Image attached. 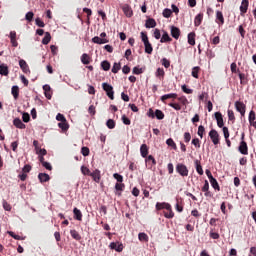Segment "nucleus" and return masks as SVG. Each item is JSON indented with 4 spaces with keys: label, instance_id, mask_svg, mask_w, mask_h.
Wrapping results in <instances>:
<instances>
[{
    "label": "nucleus",
    "instance_id": "f257e3e1",
    "mask_svg": "<svg viewBox=\"0 0 256 256\" xmlns=\"http://www.w3.org/2000/svg\"><path fill=\"white\" fill-rule=\"evenodd\" d=\"M103 91L106 92L107 97L113 101L115 99V91H113V86L107 82L102 83Z\"/></svg>",
    "mask_w": 256,
    "mask_h": 256
},
{
    "label": "nucleus",
    "instance_id": "f03ea898",
    "mask_svg": "<svg viewBox=\"0 0 256 256\" xmlns=\"http://www.w3.org/2000/svg\"><path fill=\"white\" fill-rule=\"evenodd\" d=\"M176 172H178L181 177H188L189 176V169L185 164L178 163L176 165Z\"/></svg>",
    "mask_w": 256,
    "mask_h": 256
},
{
    "label": "nucleus",
    "instance_id": "7ed1b4c3",
    "mask_svg": "<svg viewBox=\"0 0 256 256\" xmlns=\"http://www.w3.org/2000/svg\"><path fill=\"white\" fill-rule=\"evenodd\" d=\"M209 137L213 145H219V132H217V130L215 129L210 130Z\"/></svg>",
    "mask_w": 256,
    "mask_h": 256
},
{
    "label": "nucleus",
    "instance_id": "20e7f679",
    "mask_svg": "<svg viewBox=\"0 0 256 256\" xmlns=\"http://www.w3.org/2000/svg\"><path fill=\"white\" fill-rule=\"evenodd\" d=\"M235 108H236V111H238V113H240L242 117H245V109H246L245 103L241 101H236Z\"/></svg>",
    "mask_w": 256,
    "mask_h": 256
},
{
    "label": "nucleus",
    "instance_id": "39448f33",
    "mask_svg": "<svg viewBox=\"0 0 256 256\" xmlns=\"http://www.w3.org/2000/svg\"><path fill=\"white\" fill-rule=\"evenodd\" d=\"M238 151L241 153V155H249V147L247 146V142L242 140L238 147Z\"/></svg>",
    "mask_w": 256,
    "mask_h": 256
},
{
    "label": "nucleus",
    "instance_id": "423d86ee",
    "mask_svg": "<svg viewBox=\"0 0 256 256\" xmlns=\"http://www.w3.org/2000/svg\"><path fill=\"white\" fill-rule=\"evenodd\" d=\"M214 117L217 121V126L221 129L225 127V123L223 122V114L221 112H215Z\"/></svg>",
    "mask_w": 256,
    "mask_h": 256
},
{
    "label": "nucleus",
    "instance_id": "0eeeda50",
    "mask_svg": "<svg viewBox=\"0 0 256 256\" xmlns=\"http://www.w3.org/2000/svg\"><path fill=\"white\" fill-rule=\"evenodd\" d=\"M122 11L127 17H133V9L131 8V6H129V4H124L122 6Z\"/></svg>",
    "mask_w": 256,
    "mask_h": 256
},
{
    "label": "nucleus",
    "instance_id": "6e6552de",
    "mask_svg": "<svg viewBox=\"0 0 256 256\" xmlns=\"http://www.w3.org/2000/svg\"><path fill=\"white\" fill-rule=\"evenodd\" d=\"M90 177H92L95 183H99V181H101V171L96 169L94 172H91Z\"/></svg>",
    "mask_w": 256,
    "mask_h": 256
},
{
    "label": "nucleus",
    "instance_id": "1a4fd4ad",
    "mask_svg": "<svg viewBox=\"0 0 256 256\" xmlns=\"http://www.w3.org/2000/svg\"><path fill=\"white\" fill-rule=\"evenodd\" d=\"M20 69H22L23 73H31V70L29 69V65L27 62L23 59L19 60Z\"/></svg>",
    "mask_w": 256,
    "mask_h": 256
},
{
    "label": "nucleus",
    "instance_id": "9d476101",
    "mask_svg": "<svg viewBox=\"0 0 256 256\" xmlns=\"http://www.w3.org/2000/svg\"><path fill=\"white\" fill-rule=\"evenodd\" d=\"M110 249H114V251H117L118 253H121L123 251V244H119V242H112L109 245Z\"/></svg>",
    "mask_w": 256,
    "mask_h": 256
},
{
    "label": "nucleus",
    "instance_id": "9b49d317",
    "mask_svg": "<svg viewBox=\"0 0 256 256\" xmlns=\"http://www.w3.org/2000/svg\"><path fill=\"white\" fill-rule=\"evenodd\" d=\"M171 36L174 39H179V37L181 36V30L176 26H171Z\"/></svg>",
    "mask_w": 256,
    "mask_h": 256
},
{
    "label": "nucleus",
    "instance_id": "f8f14e48",
    "mask_svg": "<svg viewBox=\"0 0 256 256\" xmlns=\"http://www.w3.org/2000/svg\"><path fill=\"white\" fill-rule=\"evenodd\" d=\"M146 29H154V27H157V22L153 18H149L146 20L145 23Z\"/></svg>",
    "mask_w": 256,
    "mask_h": 256
},
{
    "label": "nucleus",
    "instance_id": "ddd939ff",
    "mask_svg": "<svg viewBox=\"0 0 256 256\" xmlns=\"http://www.w3.org/2000/svg\"><path fill=\"white\" fill-rule=\"evenodd\" d=\"M255 119H256L255 111L251 110L249 113L248 121H249L250 125H252V127H254V129H256Z\"/></svg>",
    "mask_w": 256,
    "mask_h": 256
},
{
    "label": "nucleus",
    "instance_id": "4468645a",
    "mask_svg": "<svg viewBox=\"0 0 256 256\" xmlns=\"http://www.w3.org/2000/svg\"><path fill=\"white\" fill-rule=\"evenodd\" d=\"M247 9H249V0H242L241 6H240L241 15L247 13Z\"/></svg>",
    "mask_w": 256,
    "mask_h": 256
},
{
    "label": "nucleus",
    "instance_id": "2eb2a0df",
    "mask_svg": "<svg viewBox=\"0 0 256 256\" xmlns=\"http://www.w3.org/2000/svg\"><path fill=\"white\" fill-rule=\"evenodd\" d=\"M92 43H96L97 45H104V43H109V40L96 36L92 38Z\"/></svg>",
    "mask_w": 256,
    "mask_h": 256
},
{
    "label": "nucleus",
    "instance_id": "dca6fc26",
    "mask_svg": "<svg viewBox=\"0 0 256 256\" xmlns=\"http://www.w3.org/2000/svg\"><path fill=\"white\" fill-rule=\"evenodd\" d=\"M171 41H173V39L170 38L169 33H167V31H164L160 39V43H171Z\"/></svg>",
    "mask_w": 256,
    "mask_h": 256
},
{
    "label": "nucleus",
    "instance_id": "f3484780",
    "mask_svg": "<svg viewBox=\"0 0 256 256\" xmlns=\"http://www.w3.org/2000/svg\"><path fill=\"white\" fill-rule=\"evenodd\" d=\"M38 179H39L40 183H47V181H49V179H51V177H49V174H47V173H39Z\"/></svg>",
    "mask_w": 256,
    "mask_h": 256
},
{
    "label": "nucleus",
    "instance_id": "a211bd4d",
    "mask_svg": "<svg viewBox=\"0 0 256 256\" xmlns=\"http://www.w3.org/2000/svg\"><path fill=\"white\" fill-rule=\"evenodd\" d=\"M210 184L212 185L213 189L216 191H220L221 188L219 187V182H217V179H215L213 176H210Z\"/></svg>",
    "mask_w": 256,
    "mask_h": 256
},
{
    "label": "nucleus",
    "instance_id": "6ab92c4d",
    "mask_svg": "<svg viewBox=\"0 0 256 256\" xmlns=\"http://www.w3.org/2000/svg\"><path fill=\"white\" fill-rule=\"evenodd\" d=\"M140 153L142 157H147L149 155V147H147V144H142L140 147Z\"/></svg>",
    "mask_w": 256,
    "mask_h": 256
},
{
    "label": "nucleus",
    "instance_id": "aec40b11",
    "mask_svg": "<svg viewBox=\"0 0 256 256\" xmlns=\"http://www.w3.org/2000/svg\"><path fill=\"white\" fill-rule=\"evenodd\" d=\"M73 213H74V219H76V221H82L83 214L81 213V210H79L78 208H74Z\"/></svg>",
    "mask_w": 256,
    "mask_h": 256
},
{
    "label": "nucleus",
    "instance_id": "412c9836",
    "mask_svg": "<svg viewBox=\"0 0 256 256\" xmlns=\"http://www.w3.org/2000/svg\"><path fill=\"white\" fill-rule=\"evenodd\" d=\"M13 125H15L17 129H25L26 127L23 121H21L19 118H15L13 120Z\"/></svg>",
    "mask_w": 256,
    "mask_h": 256
},
{
    "label": "nucleus",
    "instance_id": "4be33fe9",
    "mask_svg": "<svg viewBox=\"0 0 256 256\" xmlns=\"http://www.w3.org/2000/svg\"><path fill=\"white\" fill-rule=\"evenodd\" d=\"M0 75H3L4 77H7V75H9V67H7V65H0Z\"/></svg>",
    "mask_w": 256,
    "mask_h": 256
},
{
    "label": "nucleus",
    "instance_id": "5701e85b",
    "mask_svg": "<svg viewBox=\"0 0 256 256\" xmlns=\"http://www.w3.org/2000/svg\"><path fill=\"white\" fill-rule=\"evenodd\" d=\"M161 101L165 102L167 99H177V93H170V94H165L161 96Z\"/></svg>",
    "mask_w": 256,
    "mask_h": 256
},
{
    "label": "nucleus",
    "instance_id": "b1692460",
    "mask_svg": "<svg viewBox=\"0 0 256 256\" xmlns=\"http://www.w3.org/2000/svg\"><path fill=\"white\" fill-rule=\"evenodd\" d=\"M81 62L83 63V65H89V63H91V58L89 57V54L87 53L82 54Z\"/></svg>",
    "mask_w": 256,
    "mask_h": 256
},
{
    "label": "nucleus",
    "instance_id": "393cba45",
    "mask_svg": "<svg viewBox=\"0 0 256 256\" xmlns=\"http://www.w3.org/2000/svg\"><path fill=\"white\" fill-rule=\"evenodd\" d=\"M144 47H145V53L148 55H151L153 53V46L151 45V42H144Z\"/></svg>",
    "mask_w": 256,
    "mask_h": 256
},
{
    "label": "nucleus",
    "instance_id": "a878e982",
    "mask_svg": "<svg viewBox=\"0 0 256 256\" xmlns=\"http://www.w3.org/2000/svg\"><path fill=\"white\" fill-rule=\"evenodd\" d=\"M195 167L198 174L203 175V166H201V161L195 160Z\"/></svg>",
    "mask_w": 256,
    "mask_h": 256
},
{
    "label": "nucleus",
    "instance_id": "bb28decb",
    "mask_svg": "<svg viewBox=\"0 0 256 256\" xmlns=\"http://www.w3.org/2000/svg\"><path fill=\"white\" fill-rule=\"evenodd\" d=\"M50 42H51V33L45 32V36L42 39V44L43 45H49Z\"/></svg>",
    "mask_w": 256,
    "mask_h": 256
},
{
    "label": "nucleus",
    "instance_id": "cd10ccee",
    "mask_svg": "<svg viewBox=\"0 0 256 256\" xmlns=\"http://www.w3.org/2000/svg\"><path fill=\"white\" fill-rule=\"evenodd\" d=\"M11 93H12L14 99H19V86H17V85L12 86Z\"/></svg>",
    "mask_w": 256,
    "mask_h": 256
},
{
    "label": "nucleus",
    "instance_id": "c85d7f7f",
    "mask_svg": "<svg viewBox=\"0 0 256 256\" xmlns=\"http://www.w3.org/2000/svg\"><path fill=\"white\" fill-rule=\"evenodd\" d=\"M70 235L76 241H81V235L79 234V232H77V230H71Z\"/></svg>",
    "mask_w": 256,
    "mask_h": 256
},
{
    "label": "nucleus",
    "instance_id": "c756f323",
    "mask_svg": "<svg viewBox=\"0 0 256 256\" xmlns=\"http://www.w3.org/2000/svg\"><path fill=\"white\" fill-rule=\"evenodd\" d=\"M216 19L220 21V25H223L225 23V18L223 17V12L222 11H217L216 12Z\"/></svg>",
    "mask_w": 256,
    "mask_h": 256
},
{
    "label": "nucleus",
    "instance_id": "7c9ffc66",
    "mask_svg": "<svg viewBox=\"0 0 256 256\" xmlns=\"http://www.w3.org/2000/svg\"><path fill=\"white\" fill-rule=\"evenodd\" d=\"M202 21H203V14H198L194 20L195 27H199Z\"/></svg>",
    "mask_w": 256,
    "mask_h": 256
},
{
    "label": "nucleus",
    "instance_id": "2f4dec72",
    "mask_svg": "<svg viewBox=\"0 0 256 256\" xmlns=\"http://www.w3.org/2000/svg\"><path fill=\"white\" fill-rule=\"evenodd\" d=\"M101 67L103 71H109V69H111V64L109 63V61L104 60L101 62Z\"/></svg>",
    "mask_w": 256,
    "mask_h": 256
},
{
    "label": "nucleus",
    "instance_id": "473e14b6",
    "mask_svg": "<svg viewBox=\"0 0 256 256\" xmlns=\"http://www.w3.org/2000/svg\"><path fill=\"white\" fill-rule=\"evenodd\" d=\"M200 67L199 66H195L192 68V77H194L195 79H199V71H200Z\"/></svg>",
    "mask_w": 256,
    "mask_h": 256
},
{
    "label": "nucleus",
    "instance_id": "72a5a7b5",
    "mask_svg": "<svg viewBox=\"0 0 256 256\" xmlns=\"http://www.w3.org/2000/svg\"><path fill=\"white\" fill-rule=\"evenodd\" d=\"M155 117L156 119H158L159 121H161L162 119H165V114L163 113V111L157 109L155 111Z\"/></svg>",
    "mask_w": 256,
    "mask_h": 256
},
{
    "label": "nucleus",
    "instance_id": "f704fd0d",
    "mask_svg": "<svg viewBox=\"0 0 256 256\" xmlns=\"http://www.w3.org/2000/svg\"><path fill=\"white\" fill-rule=\"evenodd\" d=\"M188 43L189 45H195V32L188 34Z\"/></svg>",
    "mask_w": 256,
    "mask_h": 256
},
{
    "label": "nucleus",
    "instance_id": "c9c22d12",
    "mask_svg": "<svg viewBox=\"0 0 256 256\" xmlns=\"http://www.w3.org/2000/svg\"><path fill=\"white\" fill-rule=\"evenodd\" d=\"M58 127H59L60 129H62V131H68V129H69V124L67 123V121L60 122V123H58Z\"/></svg>",
    "mask_w": 256,
    "mask_h": 256
},
{
    "label": "nucleus",
    "instance_id": "e433bc0d",
    "mask_svg": "<svg viewBox=\"0 0 256 256\" xmlns=\"http://www.w3.org/2000/svg\"><path fill=\"white\" fill-rule=\"evenodd\" d=\"M173 14V11L169 8H166L163 10V17H165V19H169V17H171V15Z\"/></svg>",
    "mask_w": 256,
    "mask_h": 256
},
{
    "label": "nucleus",
    "instance_id": "4c0bfd02",
    "mask_svg": "<svg viewBox=\"0 0 256 256\" xmlns=\"http://www.w3.org/2000/svg\"><path fill=\"white\" fill-rule=\"evenodd\" d=\"M163 205H164L165 209H167V211H171V206H170V204H167V203H164V204L157 203L156 209H163Z\"/></svg>",
    "mask_w": 256,
    "mask_h": 256
},
{
    "label": "nucleus",
    "instance_id": "58836bf2",
    "mask_svg": "<svg viewBox=\"0 0 256 256\" xmlns=\"http://www.w3.org/2000/svg\"><path fill=\"white\" fill-rule=\"evenodd\" d=\"M143 71H145V69L140 68L139 66H135L132 70V73L134 75H141V73H143Z\"/></svg>",
    "mask_w": 256,
    "mask_h": 256
},
{
    "label": "nucleus",
    "instance_id": "ea45409f",
    "mask_svg": "<svg viewBox=\"0 0 256 256\" xmlns=\"http://www.w3.org/2000/svg\"><path fill=\"white\" fill-rule=\"evenodd\" d=\"M120 70H121V63L115 62L112 67V73H119Z\"/></svg>",
    "mask_w": 256,
    "mask_h": 256
},
{
    "label": "nucleus",
    "instance_id": "a19ab883",
    "mask_svg": "<svg viewBox=\"0 0 256 256\" xmlns=\"http://www.w3.org/2000/svg\"><path fill=\"white\" fill-rule=\"evenodd\" d=\"M166 144L168 147H172V149H177V144H175V141H173L172 138L167 139Z\"/></svg>",
    "mask_w": 256,
    "mask_h": 256
},
{
    "label": "nucleus",
    "instance_id": "79ce46f5",
    "mask_svg": "<svg viewBox=\"0 0 256 256\" xmlns=\"http://www.w3.org/2000/svg\"><path fill=\"white\" fill-rule=\"evenodd\" d=\"M106 126L108 127V129H115V120L108 119L106 122Z\"/></svg>",
    "mask_w": 256,
    "mask_h": 256
},
{
    "label": "nucleus",
    "instance_id": "37998d69",
    "mask_svg": "<svg viewBox=\"0 0 256 256\" xmlns=\"http://www.w3.org/2000/svg\"><path fill=\"white\" fill-rule=\"evenodd\" d=\"M228 120L232 121V123H235V113L233 112V110H228Z\"/></svg>",
    "mask_w": 256,
    "mask_h": 256
},
{
    "label": "nucleus",
    "instance_id": "c03bdc74",
    "mask_svg": "<svg viewBox=\"0 0 256 256\" xmlns=\"http://www.w3.org/2000/svg\"><path fill=\"white\" fill-rule=\"evenodd\" d=\"M138 238H139V241H145V242L149 241V236H147L143 232L138 234Z\"/></svg>",
    "mask_w": 256,
    "mask_h": 256
},
{
    "label": "nucleus",
    "instance_id": "a18cd8bd",
    "mask_svg": "<svg viewBox=\"0 0 256 256\" xmlns=\"http://www.w3.org/2000/svg\"><path fill=\"white\" fill-rule=\"evenodd\" d=\"M81 173L83 175H89L91 177V170L87 166H81Z\"/></svg>",
    "mask_w": 256,
    "mask_h": 256
},
{
    "label": "nucleus",
    "instance_id": "49530a36",
    "mask_svg": "<svg viewBox=\"0 0 256 256\" xmlns=\"http://www.w3.org/2000/svg\"><path fill=\"white\" fill-rule=\"evenodd\" d=\"M22 119L24 123H29V121H31V116L29 115V113L24 112L22 114Z\"/></svg>",
    "mask_w": 256,
    "mask_h": 256
},
{
    "label": "nucleus",
    "instance_id": "de8ad7c7",
    "mask_svg": "<svg viewBox=\"0 0 256 256\" xmlns=\"http://www.w3.org/2000/svg\"><path fill=\"white\" fill-rule=\"evenodd\" d=\"M81 153H82V155H83L84 157H89V153H90L89 147L83 146V147L81 148Z\"/></svg>",
    "mask_w": 256,
    "mask_h": 256
},
{
    "label": "nucleus",
    "instance_id": "09e8293b",
    "mask_svg": "<svg viewBox=\"0 0 256 256\" xmlns=\"http://www.w3.org/2000/svg\"><path fill=\"white\" fill-rule=\"evenodd\" d=\"M34 16H35V14L33 12H28L25 15V19H26V21H29V23H31V21H33Z\"/></svg>",
    "mask_w": 256,
    "mask_h": 256
},
{
    "label": "nucleus",
    "instance_id": "8fccbe9b",
    "mask_svg": "<svg viewBox=\"0 0 256 256\" xmlns=\"http://www.w3.org/2000/svg\"><path fill=\"white\" fill-rule=\"evenodd\" d=\"M56 121H60V123H63L65 121H67V118H65V116L61 113H58L56 116Z\"/></svg>",
    "mask_w": 256,
    "mask_h": 256
},
{
    "label": "nucleus",
    "instance_id": "3c124183",
    "mask_svg": "<svg viewBox=\"0 0 256 256\" xmlns=\"http://www.w3.org/2000/svg\"><path fill=\"white\" fill-rule=\"evenodd\" d=\"M192 145H194V147H196V149L201 148V142L199 141V138H194L192 140Z\"/></svg>",
    "mask_w": 256,
    "mask_h": 256
},
{
    "label": "nucleus",
    "instance_id": "603ef678",
    "mask_svg": "<svg viewBox=\"0 0 256 256\" xmlns=\"http://www.w3.org/2000/svg\"><path fill=\"white\" fill-rule=\"evenodd\" d=\"M203 133H205V127L203 125H200L198 127V136L203 139Z\"/></svg>",
    "mask_w": 256,
    "mask_h": 256
},
{
    "label": "nucleus",
    "instance_id": "864d4df0",
    "mask_svg": "<svg viewBox=\"0 0 256 256\" xmlns=\"http://www.w3.org/2000/svg\"><path fill=\"white\" fill-rule=\"evenodd\" d=\"M140 35H141V40L143 43L149 42V37L147 36V33L141 32Z\"/></svg>",
    "mask_w": 256,
    "mask_h": 256
},
{
    "label": "nucleus",
    "instance_id": "5fc2aeb1",
    "mask_svg": "<svg viewBox=\"0 0 256 256\" xmlns=\"http://www.w3.org/2000/svg\"><path fill=\"white\" fill-rule=\"evenodd\" d=\"M182 91L184 92V93H186L187 95H191V93H193V89H189V88H187V85H182Z\"/></svg>",
    "mask_w": 256,
    "mask_h": 256
},
{
    "label": "nucleus",
    "instance_id": "6e6d98bb",
    "mask_svg": "<svg viewBox=\"0 0 256 256\" xmlns=\"http://www.w3.org/2000/svg\"><path fill=\"white\" fill-rule=\"evenodd\" d=\"M113 177L118 183H123V177L119 173H114Z\"/></svg>",
    "mask_w": 256,
    "mask_h": 256
},
{
    "label": "nucleus",
    "instance_id": "4d7b16f0",
    "mask_svg": "<svg viewBox=\"0 0 256 256\" xmlns=\"http://www.w3.org/2000/svg\"><path fill=\"white\" fill-rule=\"evenodd\" d=\"M162 65H163L166 69H169V67H171V62H169V60H167V58H163V59H162Z\"/></svg>",
    "mask_w": 256,
    "mask_h": 256
},
{
    "label": "nucleus",
    "instance_id": "13d9d810",
    "mask_svg": "<svg viewBox=\"0 0 256 256\" xmlns=\"http://www.w3.org/2000/svg\"><path fill=\"white\" fill-rule=\"evenodd\" d=\"M238 77L240 79L241 85H246L247 84V82L245 81V74L244 73H239Z\"/></svg>",
    "mask_w": 256,
    "mask_h": 256
},
{
    "label": "nucleus",
    "instance_id": "bf43d9fd",
    "mask_svg": "<svg viewBox=\"0 0 256 256\" xmlns=\"http://www.w3.org/2000/svg\"><path fill=\"white\" fill-rule=\"evenodd\" d=\"M35 23H36L37 27H45V22H43V20H41V18H36Z\"/></svg>",
    "mask_w": 256,
    "mask_h": 256
},
{
    "label": "nucleus",
    "instance_id": "052dcab7",
    "mask_svg": "<svg viewBox=\"0 0 256 256\" xmlns=\"http://www.w3.org/2000/svg\"><path fill=\"white\" fill-rule=\"evenodd\" d=\"M115 189H116V191H123V189H125V184H123V183H116V185H115Z\"/></svg>",
    "mask_w": 256,
    "mask_h": 256
},
{
    "label": "nucleus",
    "instance_id": "680f3d73",
    "mask_svg": "<svg viewBox=\"0 0 256 256\" xmlns=\"http://www.w3.org/2000/svg\"><path fill=\"white\" fill-rule=\"evenodd\" d=\"M150 161L152 162L153 165H157V161L155 160V158L152 155H149L146 158V163H150Z\"/></svg>",
    "mask_w": 256,
    "mask_h": 256
},
{
    "label": "nucleus",
    "instance_id": "e2e57ef3",
    "mask_svg": "<svg viewBox=\"0 0 256 256\" xmlns=\"http://www.w3.org/2000/svg\"><path fill=\"white\" fill-rule=\"evenodd\" d=\"M122 122L124 125H131V120L126 115L122 116Z\"/></svg>",
    "mask_w": 256,
    "mask_h": 256
},
{
    "label": "nucleus",
    "instance_id": "0e129e2a",
    "mask_svg": "<svg viewBox=\"0 0 256 256\" xmlns=\"http://www.w3.org/2000/svg\"><path fill=\"white\" fill-rule=\"evenodd\" d=\"M222 131L224 133V139H229V128H227L226 126H224L222 128Z\"/></svg>",
    "mask_w": 256,
    "mask_h": 256
},
{
    "label": "nucleus",
    "instance_id": "69168bd1",
    "mask_svg": "<svg viewBox=\"0 0 256 256\" xmlns=\"http://www.w3.org/2000/svg\"><path fill=\"white\" fill-rule=\"evenodd\" d=\"M184 141L185 143H189V141H191V133L189 132L184 133Z\"/></svg>",
    "mask_w": 256,
    "mask_h": 256
},
{
    "label": "nucleus",
    "instance_id": "338daca9",
    "mask_svg": "<svg viewBox=\"0 0 256 256\" xmlns=\"http://www.w3.org/2000/svg\"><path fill=\"white\" fill-rule=\"evenodd\" d=\"M3 208L5 211H11V204L7 203V201H3Z\"/></svg>",
    "mask_w": 256,
    "mask_h": 256
},
{
    "label": "nucleus",
    "instance_id": "774afa93",
    "mask_svg": "<svg viewBox=\"0 0 256 256\" xmlns=\"http://www.w3.org/2000/svg\"><path fill=\"white\" fill-rule=\"evenodd\" d=\"M154 37H155V39H161V30L156 28L154 30Z\"/></svg>",
    "mask_w": 256,
    "mask_h": 256
}]
</instances>
